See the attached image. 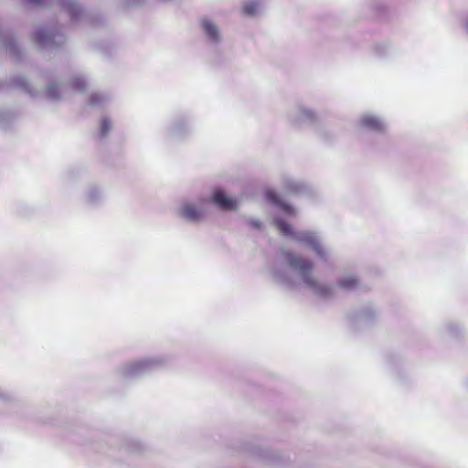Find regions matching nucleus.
<instances>
[{"label":"nucleus","instance_id":"7ed1b4c3","mask_svg":"<svg viewBox=\"0 0 468 468\" xmlns=\"http://www.w3.org/2000/svg\"><path fill=\"white\" fill-rule=\"evenodd\" d=\"M211 201L223 210H234L237 208L235 201L226 196L222 190H216L211 196Z\"/></svg>","mask_w":468,"mask_h":468},{"label":"nucleus","instance_id":"6e6552de","mask_svg":"<svg viewBox=\"0 0 468 468\" xmlns=\"http://www.w3.org/2000/svg\"><path fill=\"white\" fill-rule=\"evenodd\" d=\"M55 36L46 31H37L35 35V40L39 46H45L54 41Z\"/></svg>","mask_w":468,"mask_h":468},{"label":"nucleus","instance_id":"f03ea898","mask_svg":"<svg viewBox=\"0 0 468 468\" xmlns=\"http://www.w3.org/2000/svg\"><path fill=\"white\" fill-rule=\"evenodd\" d=\"M275 226L283 235L292 236L294 239L310 245L319 254L321 253L319 243L313 233L307 231L292 232L291 225L282 218L275 220Z\"/></svg>","mask_w":468,"mask_h":468},{"label":"nucleus","instance_id":"2eb2a0df","mask_svg":"<svg viewBox=\"0 0 468 468\" xmlns=\"http://www.w3.org/2000/svg\"><path fill=\"white\" fill-rule=\"evenodd\" d=\"M101 101V98L99 95L93 94L90 98V102L92 105H95V104L99 103Z\"/></svg>","mask_w":468,"mask_h":468},{"label":"nucleus","instance_id":"39448f33","mask_svg":"<svg viewBox=\"0 0 468 468\" xmlns=\"http://www.w3.org/2000/svg\"><path fill=\"white\" fill-rule=\"evenodd\" d=\"M61 7L69 15L71 19H77L81 11L72 0H62Z\"/></svg>","mask_w":468,"mask_h":468},{"label":"nucleus","instance_id":"0eeeda50","mask_svg":"<svg viewBox=\"0 0 468 468\" xmlns=\"http://www.w3.org/2000/svg\"><path fill=\"white\" fill-rule=\"evenodd\" d=\"M361 124L364 127H367V128H369L372 130H376V131H380L382 129L381 122L377 117H374L371 115H366V116L362 117Z\"/></svg>","mask_w":468,"mask_h":468},{"label":"nucleus","instance_id":"1a4fd4ad","mask_svg":"<svg viewBox=\"0 0 468 468\" xmlns=\"http://www.w3.org/2000/svg\"><path fill=\"white\" fill-rule=\"evenodd\" d=\"M338 285L346 290H352L358 285V280L355 276H346L338 282Z\"/></svg>","mask_w":468,"mask_h":468},{"label":"nucleus","instance_id":"423d86ee","mask_svg":"<svg viewBox=\"0 0 468 468\" xmlns=\"http://www.w3.org/2000/svg\"><path fill=\"white\" fill-rule=\"evenodd\" d=\"M201 26L203 30L206 32V34L211 40L217 41L218 39V30L217 26L213 22L205 19L201 22Z\"/></svg>","mask_w":468,"mask_h":468},{"label":"nucleus","instance_id":"f8f14e48","mask_svg":"<svg viewBox=\"0 0 468 468\" xmlns=\"http://www.w3.org/2000/svg\"><path fill=\"white\" fill-rule=\"evenodd\" d=\"M111 129V122L107 119H103L101 123V134L106 135L108 131Z\"/></svg>","mask_w":468,"mask_h":468},{"label":"nucleus","instance_id":"f3484780","mask_svg":"<svg viewBox=\"0 0 468 468\" xmlns=\"http://www.w3.org/2000/svg\"><path fill=\"white\" fill-rule=\"evenodd\" d=\"M27 1H28L29 3H31V4H36V5H37V4L41 3V1H42V0H27Z\"/></svg>","mask_w":468,"mask_h":468},{"label":"nucleus","instance_id":"9b49d317","mask_svg":"<svg viewBox=\"0 0 468 468\" xmlns=\"http://www.w3.org/2000/svg\"><path fill=\"white\" fill-rule=\"evenodd\" d=\"M72 88L76 91H83L86 89L85 80L82 78L76 77L73 78L70 81Z\"/></svg>","mask_w":468,"mask_h":468},{"label":"nucleus","instance_id":"20e7f679","mask_svg":"<svg viewBox=\"0 0 468 468\" xmlns=\"http://www.w3.org/2000/svg\"><path fill=\"white\" fill-rule=\"evenodd\" d=\"M180 215L190 221H198L203 216V210L193 204L186 203L181 207Z\"/></svg>","mask_w":468,"mask_h":468},{"label":"nucleus","instance_id":"4468645a","mask_svg":"<svg viewBox=\"0 0 468 468\" xmlns=\"http://www.w3.org/2000/svg\"><path fill=\"white\" fill-rule=\"evenodd\" d=\"M55 90H56V86H55V85H53V84H52V85H49V86L48 87V96H49L50 98H52V99H56V98H58V95H57V93H56Z\"/></svg>","mask_w":468,"mask_h":468},{"label":"nucleus","instance_id":"ddd939ff","mask_svg":"<svg viewBox=\"0 0 468 468\" xmlns=\"http://www.w3.org/2000/svg\"><path fill=\"white\" fill-rule=\"evenodd\" d=\"M146 363L144 362V361H138V362H134L132 366H131V368H130V371L131 372H136V371H139L141 369H143L144 367H145Z\"/></svg>","mask_w":468,"mask_h":468},{"label":"nucleus","instance_id":"9d476101","mask_svg":"<svg viewBox=\"0 0 468 468\" xmlns=\"http://www.w3.org/2000/svg\"><path fill=\"white\" fill-rule=\"evenodd\" d=\"M259 8V4L255 1H250L243 5V13L249 16L254 15Z\"/></svg>","mask_w":468,"mask_h":468},{"label":"nucleus","instance_id":"f257e3e1","mask_svg":"<svg viewBox=\"0 0 468 468\" xmlns=\"http://www.w3.org/2000/svg\"><path fill=\"white\" fill-rule=\"evenodd\" d=\"M285 256L289 265L299 271L308 286L315 290V292L323 297L329 295V289L319 285L315 279L311 277L314 266L310 260L303 259L291 252L286 253Z\"/></svg>","mask_w":468,"mask_h":468},{"label":"nucleus","instance_id":"dca6fc26","mask_svg":"<svg viewBox=\"0 0 468 468\" xmlns=\"http://www.w3.org/2000/svg\"><path fill=\"white\" fill-rule=\"evenodd\" d=\"M268 197L271 201H274V202L276 201V197H275V194H273V193H268Z\"/></svg>","mask_w":468,"mask_h":468},{"label":"nucleus","instance_id":"a211bd4d","mask_svg":"<svg viewBox=\"0 0 468 468\" xmlns=\"http://www.w3.org/2000/svg\"><path fill=\"white\" fill-rule=\"evenodd\" d=\"M284 209L287 211V212H291L290 211V207H285Z\"/></svg>","mask_w":468,"mask_h":468}]
</instances>
